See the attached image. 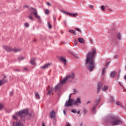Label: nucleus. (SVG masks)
Returning a JSON list of instances; mask_svg holds the SVG:
<instances>
[{"mask_svg": "<svg viewBox=\"0 0 126 126\" xmlns=\"http://www.w3.org/2000/svg\"><path fill=\"white\" fill-rule=\"evenodd\" d=\"M15 115L16 116H19L21 119L18 122H12V126H24L22 123H24L25 120H30L31 116H32V114H28V109H23L19 112H17L15 113Z\"/></svg>", "mask_w": 126, "mask_h": 126, "instance_id": "1", "label": "nucleus"}, {"mask_svg": "<svg viewBox=\"0 0 126 126\" xmlns=\"http://www.w3.org/2000/svg\"><path fill=\"white\" fill-rule=\"evenodd\" d=\"M96 54V50H93L88 53L87 56L86 65L89 68L90 71H93V69L95 68V54Z\"/></svg>", "mask_w": 126, "mask_h": 126, "instance_id": "2", "label": "nucleus"}, {"mask_svg": "<svg viewBox=\"0 0 126 126\" xmlns=\"http://www.w3.org/2000/svg\"><path fill=\"white\" fill-rule=\"evenodd\" d=\"M107 123H109L111 126H119L122 125L123 122L116 116H109L106 118Z\"/></svg>", "mask_w": 126, "mask_h": 126, "instance_id": "3", "label": "nucleus"}, {"mask_svg": "<svg viewBox=\"0 0 126 126\" xmlns=\"http://www.w3.org/2000/svg\"><path fill=\"white\" fill-rule=\"evenodd\" d=\"M74 79V73H72L71 75H67L66 77L64 79L61 80L60 83L55 86V91H58V90H60L62 87L63 86V84H64L65 82H66V80H69V79Z\"/></svg>", "mask_w": 126, "mask_h": 126, "instance_id": "4", "label": "nucleus"}, {"mask_svg": "<svg viewBox=\"0 0 126 126\" xmlns=\"http://www.w3.org/2000/svg\"><path fill=\"white\" fill-rule=\"evenodd\" d=\"M100 102H101V96H99L98 98L96 99V101L94 102L95 106H93V107L91 109V111L92 113H93L94 114H95V113H96L97 105H98V103H100Z\"/></svg>", "mask_w": 126, "mask_h": 126, "instance_id": "5", "label": "nucleus"}, {"mask_svg": "<svg viewBox=\"0 0 126 126\" xmlns=\"http://www.w3.org/2000/svg\"><path fill=\"white\" fill-rule=\"evenodd\" d=\"M71 95H72V94H70L69 95V99L67 100H66L64 106L65 107H69V106H73V101H74V99H71Z\"/></svg>", "mask_w": 126, "mask_h": 126, "instance_id": "6", "label": "nucleus"}, {"mask_svg": "<svg viewBox=\"0 0 126 126\" xmlns=\"http://www.w3.org/2000/svg\"><path fill=\"white\" fill-rule=\"evenodd\" d=\"M60 11L61 12H62L63 13H64V14H65V15H69V16H73V17H75L76 16H77V15H78V14H73V13H70L69 12L65 11L62 9H60Z\"/></svg>", "mask_w": 126, "mask_h": 126, "instance_id": "7", "label": "nucleus"}, {"mask_svg": "<svg viewBox=\"0 0 126 126\" xmlns=\"http://www.w3.org/2000/svg\"><path fill=\"white\" fill-rule=\"evenodd\" d=\"M31 9H32V10L34 11V12H32L31 13V14H34V17L35 18H37V19H38L39 20H41V18H40V16L38 15L37 14V10L35 8H33L32 7L31 8Z\"/></svg>", "mask_w": 126, "mask_h": 126, "instance_id": "8", "label": "nucleus"}, {"mask_svg": "<svg viewBox=\"0 0 126 126\" xmlns=\"http://www.w3.org/2000/svg\"><path fill=\"white\" fill-rule=\"evenodd\" d=\"M103 87V84L101 82L98 83L97 85V93H99Z\"/></svg>", "mask_w": 126, "mask_h": 126, "instance_id": "9", "label": "nucleus"}, {"mask_svg": "<svg viewBox=\"0 0 126 126\" xmlns=\"http://www.w3.org/2000/svg\"><path fill=\"white\" fill-rule=\"evenodd\" d=\"M59 61L63 63H64V65H66V59L64 58L63 57H61L59 58Z\"/></svg>", "mask_w": 126, "mask_h": 126, "instance_id": "10", "label": "nucleus"}, {"mask_svg": "<svg viewBox=\"0 0 126 126\" xmlns=\"http://www.w3.org/2000/svg\"><path fill=\"white\" fill-rule=\"evenodd\" d=\"M51 64H52L51 63H47L44 64L43 66L40 67V68H42L43 69L48 68V67H50V66H51Z\"/></svg>", "mask_w": 126, "mask_h": 126, "instance_id": "11", "label": "nucleus"}, {"mask_svg": "<svg viewBox=\"0 0 126 126\" xmlns=\"http://www.w3.org/2000/svg\"><path fill=\"white\" fill-rule=\"evenodd\" d=\"M115 38L116 39H118L119 41H121V40H122V34L120 33V32L117 33L115 35Z\"/></svg>", "mask_w": 126, "mask_h": 126, "instance_id": "12", "label": "nucleus"}, {"mask_svg": "<svg viewBox=\"0 0 126 126\" xmlns=\"http://www.w3.org/2000/svg\"><path fill=\"white\" fill-rule=\"evenodd\" d=\"M50 117L51 119H55L56 117V112L54 111H51L50 113Z\"/></svg>", "mask_w": 126, "mask_h": 126, "instance_id": "13", "label": "nucleus"}, {"mask_svg": "<svg viewBox=\"0 0 126 126\" xmlns=\"http://www.w3.org/2000/svg\"><path fill=\"white\" fill-rule=\"evenodd\" d=\"M3 49L5 50L7 52H10L11 51H12V49L10 48L9 46H3Z\"/></svg>", "mask_w": 126, "mask_h": 126, "instance_id": "14", "label": "nucleus"}, {"mask_svg": "<svg viewBox=\"0 0 126 126\" xmlns=\"http://www.w3.org/2000/svg\"><path fill=\"white\" fill-rule=\"evenodd\" d=\"M36 59L35 58H32L30 61V63L33 65H36Z\"/></svg>", "mask_w": 126, "mask_h": 126, "instance_id": "15", "label": "nucleus"}, {"mask_svg": "<svg viewBox=\"0 0 126 126\" xmlns=\"http://www.w3.org/2000/svg\"><path fill=\"white\" fill-rule=\"evenodd\" d=\"M108 89H109L108 86H104L102 88V91H103V92H106V91H107Z\"/></svg>", "mask_w": 126, "mask_h": 126, "instance_id": "16", "label": "nucleus"}, {"mask_svg": "<svg viewBox=\"0 0 126 126\" xmlns=\"http://www.w3.org/2000/svg\"><path fill=\"white\" fill-rule=\"evenodd\" d=\"M79 104V97H78L77 99V100L73 101V105H74L75 106H78Z\"/></svg>", "mask_w": 126, "mask_h": 126, "instance_id": "17", "label": "nucleus"}, {"mask_svg": "<svg viewBox=\"0 0 126 126\" xmlns=\"http://www.w3.org/2000/svg\"><path fill=\"white\" fill-rule=\"evenodd\" d=\"M5 77H6V76H4L3 79L0 80V86H1V85H2V84H3V83H5Z\"/></svg>", "mask_w": 126, "mask_h": 126, "instance_id": "18", "label": "nucleus"}, {"mask_svg": "<svg viewBox=\"0 0 126 126\" xmlns=\"http://www.w3.org/2000/svg\"><path fill=\"white\" fill-rule=\"evenodd\" d=\"M47 94L50 95L51 93H52V91H53V88L49 87L48 89H47Z\"/></svg>", "mask_w": 126, "mask_h": 126, "instance_id": "19", "label": "nucleus"}, {"mask_svg": "<svg viewBox=\"0 0 126 126\" xmlns=\"http://www.w3.org/2000/svg\"><path fill=\"white\" fill-rule=\"evenodd\" d=\"M79 43H81V44H85L84 38H79Z\"/></svg>", "mask_w": 126, "mask_h": 126, "instance_id": "20", "label": "nucleus"}, {"mask_svg": "<svg viewBox=\"0 0 126 126\" xmlns=\"http://www.w3.org/2000/svg\"><path fill=\"white\" fill-rule=\"evenodd\" d=\"M78 42H79V38H78V39H76L74 41V43H73L74 46H76V45H77Z\"/></svg>", "mask_w": 126, "mask_h": 126, "instance_id": "21", "label": "nucleus"}, {"mask_svg": "<svg viewBox=\"0 0 126 126\" xmlns=\"http://www.w3.org/2000/svg\"><path fill=\"white\" fill-rule=\"evenodd\" d=\"M35 97L36 99H40V95H39V94H38V93H35Z\"/></svg>", "mask_w": 126, "mask_h": 126, "instance_id": "22", "label": "nucleus"}, {"mask_svg": "<svg viewBox=\"0 0 126 126\" xmlns=\"http://www.w3.org/2000/svg\"><path fill=\"white\" fill-rule=\"evenodd\" d=\"M3 108H4V105H3V104L0 103V111L3 110Z\"/></svg>", "mask_w": 126, "mask_h": 126, "instance_id": "23", "label": "nucleus"}, {"mask_svg": "<svg viewBox=\"0 0 126 126\" xmlns=\"http://www.w3.org/2000/svg\"><path fill=\"white\" fill-rule=\"evenodd\" d=\"M69 32H70V33H71L72 34H74V35H76V32H75V31L73 30H70L69 31Z\"/></svg>", "mask_w": 126, "mask_h": 126, "instance_id": "24", "label": "nucleus"}, {"mask_svg": "<svg viewBox=\"0 0 126 126\" xmlns=\"http://www.w3.org/2000/svg\"><path fill=\"white\" fill-rule=\"evenodd\" d=\"M111 77H115L116 76V73H115V72H112L110 74Z\"/></svg>", "mask_w": 126, "mask_h": 126, "instance_id": "25", "label": "nucleus"}, {"mask_svg": "<svg viewBox=\"0 0 126 126\" xmlns=\"http://www.w3.org/2000/svg\"><path fill=\"white\" fill-rule=\"evenodd\" d=\"M111 44H112V46H117V44L118 43H117V42H116V41L113 40Z\"/></svg>", "mask_w": 126, "mask_h": 126, "instance_id": "26", "label": "nucleus"}, {"mask_svg": "<svg viewBox=\"0 0 126 126\" xmlns=\"http://www.w3.org/2000/svg\"><path fill=\"white\" fill-rule=\"evenodd\" d=\"M50 13V11L48 9L45 10V14H49Z\"/></svg>", "mask_w": 126, "mask_h": 126, "instance_id": "27", "label": "nucleus"}, {"mask_svg": "<svg viewBox=\"0 0 126 126\" xmlns=\"http://www.w3.org/2000/svg\"><path fill=\"white\" fill-rule=\"evenodd\" d=\"M109 100H110V102H113L115 101V100L114 99V97L113 96H111L109 98Z\"/></svg>", "mask_w": 126, "mask_h": 126, "instance_id": "28", "label": "nucleus"}, {"mask_svg": "<svg viewBox=\"0 0 126 126\" xmlns=\"http://www.w3.org/2000/svg\"><path fill=\"white\" fill-rule=\"evenodd\" d=\"M28 18H29V19L30 20H33V17H32L31 15L28 16Z\"/></svg>", "mask_w": 126, "mask_h": 126, "instance_id": "29", "label": "nucleus"}, {"mask_svg": "<svg viewBox=\"0 0 126 126\" xmlns=\"http://www.w3.org/2000/svg\"><path fill=\"white\" fill-rule=\"evenodd\" d=\"M106 73V68H103L102 69V74H105Z\"/></svg>", "mask_w": 126, "mask_h": 126, "instance_id": "30", "label": "nucleus"}, {"mask_svg": "<svg viewBox=\"0 0 126 126\" xmlns=\"http://www.w3.org/2000/svg\"><path fill=\"white\" fill-rule=\"evenodd\" d=\"M13 52H14L15 53H16L17 52H18L19 51V49H17V48H15L13 50Z\"/></svg>", "mask_w": 126, "mask_h": 126, "instance_id": "31", "label": "nucleus"}, {"mask_svg": "<svg viewBox=\"0 0 126 126\" xmlns=\"http://www.w3.org/2000/svg\"><path fill=\"white\" fill-rule=\"evenodd\" d=\"M83 113L84 115H86V114H87V109H84Z\"/></svg>", "mask_w": 126, "mask_h": 126, "instance_id": "32", "label": "nucleus"}, {"mask_svg": "<svg viewBox=\"0 0 126 126\" xmlns=\"http://www.w3.org/2000/svg\"><path fill=\"white\" fill-rule=\"evenodd\" d=\"M101 9L102 10L105 11V9H106V8L105 7V6L102 5L101 6Z\"/></svg>", "mask_w": 126, "mask_h": 126, "instance_id": "33", "label": "nucleus"}, {"mask_svg": "<svg viewBox=\"0 0 126 126\" xmlns=\"http://www.w3.org/2000/svg\"><path fill=\"white\" fill-rule=\"evenodd\" d=\"M12 118H13V120H17V117H16V116L13 115Z\"/></svg>", "mask_w": 126, "mask_h": 126, "instance_id": "34", "label": "nucleus"}, {"mask_svg": "<svg viewBox=\"0 0 126 126\" xmlns=\"http://www.w3.org/2000/svg\"><path fill=\"white\" fill-rule=\"evenodd\" d=\"M25 27H29V24L28 23H25Z\"/></svg>", "mask_w": 126, "mask_h": 126, "instance_id": "35", "label": "nucleus"}, {"mask_svg": "<svg viewBox=\"0 0 126 126\" xmlns=\"http://www.w3.org/2000/svg\"><path fill=\"white\" fill-rule=\"evenodd\" d=\"M72 113H74V114H76L77 113V111H76V110L75 109H73L71 111Z\"/></svg>", "mask_w": 126, "mask_h": 126, "instance_id": "36", "label": "nucleus"}, {"mask_svg": "<svg viewBox=\"0 0 126 126\" xmlns=\"http://www.w3.org/2000/svg\"><path fill=\"white\" fill-rule=\"evenodd\" d=\"M116 104L118 105V106H121V105H122V104L121 103V102L120 101H117L116 102Z\"/></svg>", "mask_w": 126, "mask_h": 126, "instance_id": "37", "label": "nucleus"}, {"mask_svg": "<svg viewBox=\"0 0 126 126\" xmlns=\"http://www.w3.org/2000/svg\"><path fill=\"white\" fill-rule=\"evenodd\" d=\"M24 58H23V57H19L18 58L19 61H21V60H24Z\"/></svg>", "mask_w": 126, "mask_h": 126, "instance_id": "38", "label": "nucleus"}, {"mask_svg": "<svg viewBox=\"0 0 126 126\" xmlns=\"http://www.w3.org/2000/svg\"><path fill=\"white\" fill-rule=\"evenodd\" d=\"M10 96H12L13 95V92H10L9 93Z\"/></svg>", "mask_w": 126, "mask_h": 126, "instance_id": "39", "label": "nucleus"}, {"mask_svg": "<svg viewBox=\"0 0 126 126\" xmlns=\"http://www.w3.org/2000/svg\"><path fill=\"white\" fill-rule=\"evenodd\" d=\"M89 7L91 8H94V6L93 5H89Z\"/></svg>", "mask_w": 126, "mask_h": 126, "instance_id": "40", "label": "nucleus"}, {"mask_svg": "<svg viewBox=\"0 0 126 126\" xmlns=\"http://www.w3.org/2000/svg\"><path fill=\"white\" fill-rule=\"evenodd\" d=\"M48 27L49 29L52 28V25H51V24H50V23H48Z\"/></svg>", "mask_w": 126, "mask_h": 126, "instance_id": "41", "label": "nucleus"}, {"mask_svg": "<svg viewBox=\"0 0 126 126\" xmlns=\"http://www.w3.org/2000/svg\"><path fill=\"white\" fill-rule=\"evenodd\" d=\"M46 4H47V5H48V6H50L52 5V4H51L50 3V2H47Z\"/></svg>", "mask_w": 126, "mask_h": 126, "instance_id": "42", "label": "nucleus"}, {"mask_svg": "<svg viewBox=\"0 0 126 126\" xmlns=\"http://www.w3.org/2000/svg\"><path fill=\"white\" fill-rule=\"evenodd\" d=\"M119 85H120L121 86H123V83H122V82H119Z\"/></svg>", "mask_w": 126, "mask_h": 126, "instance_id": "43", "label": "nucleus"}, {"mask_svg": "<svg viewBox=\"0 0 126 126\" xmlns=\"http://www.w3.org/2000/svg\"><path fill=\"white\" fill-rule=\"evenodd\" d=\"M119 58V55H115L114 57V59H118Z\"/></svg>", "mask_w": 126, "mask_h": 126, "instance_id": "44", "label": "nucleus"}, {"mask_svg": "<svg viewBox=\"0 0 126 126\" xmlns=\"http://www.w3.org/2000/svg\"><path fill=\"white\" fill-rule=\"evenodd\" d=\"M109 64H110V63H106V64L105 65V67H107V66H109Z\"/></svg>", "mask_w": 126, "mask_h": 126, "instance_id": "45", "label": "nucleus"}, {"mask_svg": "<svg viewBox=\"0 0 126 126\" xmlns=\"http://www.w3.org/2000/svg\"><path fill=\"white\" fill-rule=\"evenodd\" d=\"M66 126H71L69 123H66Z\"/></svg>", "mask_w": 126, "mask_h": 126, "instance_id": "46", "label": "nucleus"}, {"mask_svg": "<svg viewBox=\"0 0 126 126\" xmlns=\"http://www.w3.org/2000/svg\"><path fill=\"white\" fill-rule=\"evenodd\" d=\"M53 19L54 21H56V16H53Z\"/></svg>", "mask_w": 126, "mask_h": 126, "instance_id": "47", "label": "nucleus"}, {"mask_svg": "<svg viewBox=\"0 0 126 126\" xmlns=\"http://www.w3.org/2000/svg\"><path fill=\"white\" fill-rule=\"evenodd\" d=\"M73 94H76V90H74V93Z\"/></svg>", "mask_w": 126, "mask_h": 126, "instance_id": "48", "label": "nucleus"}, {"mask_svg": "<svg viewBox=\"0 0 126 126\" xmlns=\"http://www.w3.org/2000/svg\"><path fill=\"white\" fill-rule=\"evenodd\" d=\"M75 30H76V31L79 32V29L78 28H76V29H75Z\"/></svg>", "mask_w": 126, "mask_h": 126, "instance_id": "49", "label": "nucleus"}, {"mask_svg": "<svg viewBox=\"0 0 126 126\" xmlns=\"http://www.w3.org/2000/svg\"><path fill=\"white\" fill-rule=\"evenodd\" d=\"M91 44H93V40L91 39Z\"/></svg>", "mask_w": 126, "mask_h": 126, "instance_id": "50", "label": "nucleus"}, {"mask_svg": "<svg viewBox=\"0 0 126 126\" xmlns=\"http://www.w3.org/2000/svg\"><path fill=\"white\" fill-rule=\"evenodd\" d=\"M79 32L81 33V34L82 33L81 30H80V29H79Z\"/></svg>", "mask_w": 126, "mask_h": 126, "instance_id": "51", "label": "nucleus"}, {"mask_svg": "<svg viewBox=\"0 0 126 126\" xmlns=\"http://www.w3.org/2000/svg\"><path fill=\"white\" fill-rule=\"evenodd\" d=\"M23 70H27V68H24Z\"/></svg>", "mask_w": 126, "mask_h": 126, "instance_id": "52", "label": "nucleus"}, {"mask_svg": "<svg viewBox=\"0 0 126 126\" xmlns=\"http://www.w3.org/2000/svg\"><path fill=\"white\" fill-rule=\"evenodd\" d=\"M42 126H45V124H44V123H42Z\"/></svg>", "mask_w": 126, "mask_h": 126, "instance_id": "53", "label": "nucleus"}, {"mask_svg": "<svg viewBox=\"0 0 126 126\" xmlns=\"http://www.w3.org/2000/svg\"><path fill=\"white\" fill-rule=\"evenodd\" d=\"M90 103V101H89L87 102V104H89Z\"/></svg>", "mask_w": 126, "mask_h": 126, "instance_id": "54", "label": "nucleus"}, {"mask_svg": "<svg viewBox=\"0 0 126 126\" xmlns=\"http://www.w3.org/2000/svg\"><path fill=\"white\" fill-rule=\"evenodd\" d=\"M64 115H65V111L63 110Z\"/></svg>", "mask_w": 126, "mask_h": 126, "instance_id": "55", "label": "nucleus"}, {"mask_svg": "<svg viewBox=\"0 0 126 126\" xmlns=\"http://www.w3.org/2000/svg\"><path fill=\"white\" fill-rule=\"evenodd\" d=\"M77 114H78V115H79V111H78L77 112Z\"/></svg>", "mask_w": 126, "mask_h": 126, "instance_id": "56", "label": "nucleus"}, {"mask_svg": "<svg viewBox=\"0 0 126 126\" xmlns=\"http://www.w3.org/2000/svg\"><path fill=\"white\" fill-rule=\"evenodd\" d=\"M83 125V124H81L80 125V126H82Z\"/></svg>", "mask_w": 126, "mask_h": 126, "instance_id": "57", "label": "nucleus"}, {"mask_svg": "<svg viewBox=\"0 0 126 126\" xmlns=\"http://www.w3.org/2000/svg\"><path fill=\"white\" fill-rule=\"evenodd\" d=\"M25 7H28V6H25Z\"/></svg>", "mask_w": 126, "mask_h": 126, "instance_id": "58", "label": "nucleus"}, {"mask_svg": "<svg viewBox=\"0 0 126 126\" xmlns=\"http://www.w3.org/2000/svg\"><path fill=\"white\" fill-rule=\"evenodd\" d=\"M81 103V101H80V100H79V103L80 104Z\"/></svg>", "mask_w": 126, "mask_h": 126, "instance_id": "59", "label": "nucleus"}, {"mask_svg": "<svg viewBox=\"0 0 126 126\" xmlns=\"http://www.w3.org/2000/svg\"><path fill=\"white\" fill-rule=\"evenodd\" d=\"M17 71H19V70H17Z\"/></svg>", "mask_w": 126, "mask_h": 126, "instance_id": "60", "label": "nucleus"}, {"mask_svg": "<svg viewBox=\"0 0 126 126\" xmlns=\"http://www.w3.org/2000/svg\"><path fill=\"white\" fill-rule=\"evenodd\" d=\"M110 10H111V11H112V9H110Z\"/></svg>", "mask_w": 126, "mask_h": 126, "instance_id": "61", "label": "nucleus"}]
</instances>
